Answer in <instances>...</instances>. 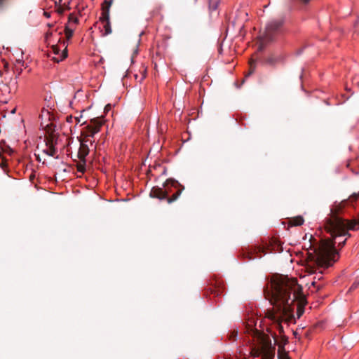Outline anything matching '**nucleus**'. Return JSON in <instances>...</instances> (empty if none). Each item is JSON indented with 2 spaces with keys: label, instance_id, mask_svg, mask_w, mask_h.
Returning a JSON list of instances; mask_svg holds the SVG:
<instances>
[{
  "label": "nucleus",
  "instance_id": "28",
  "mask_svg": "<svg viewBox=\"0 0 359 359\" xmlns=\"http://www.w3.org/2000/svg\"><path fill=\"white\" fill-rule=\"evenodd\" d=\"M278 330H279L280 332V333H281V332H283V326L281 325V324H280V323H278Z\"/></svg>",
  "mask_w": 359,
  "mask_h": 359
},
{
  "label": "nucleus",
  "instance_id": "4",
  "mask_svg": "<svg viewBox=\"0 0 359 359\" xmlns=\"http://www.w3.org/2000/svg\"><path fill=\"white\" fill-rule=\"evenodd\" d=\"M184 189V187L175 179L170 178L166 180L163 183V191H166V198L165 200H167L168 203L175 201Z\"/></svg>",
  "mask_w": 359,
  "mask_h": 359
},
{
  "label": "nucleus",
  "instance_id": "16",
  "mask_svg": "<svg viewBox=\"0 0 359 359\" xmlns=\"http://www.w3.org/2000/svg\"><path fill=\"white\" fill-rule=\"evenodd\" d=\"M218 7V1L216 0H209V10L210 12L215 11Z\"/></svg>",
  "mask_w": 359,
  "mask_h": 359
},
{
  "label": "nucleus",
  "instance_id": "21",
  "mask_svg": "<svg viewBox=\"0 0 359 359\" xmlns=\"http://www.w3.org/2000/svg\"><path fill=\"white\" fill-rule=\"evenodd\" d=\"M250 72L248 74V75L246 76H248L250 75H251L255 70V62L254 61H250Z\"/></svg>",
  "mask_w": 359,
  "mask_h": 359
},
{
  "label": "nucleus",
  "instance_id": "29",
  "mask_svg": "<svg viewBox=\"0 0 359 359\" xmlns=\"http://www.w3.org/2000/svg\"><path fill=\"white\" fill-rule=\"evenodd\" d=\"M65 11V10H67V11H69L71 9V7L69 6V4L65 6V7L64 8Z\"/></svg>",
  "mask_w": 359,
  "mask_h": 359
},
{
  "label": "nucleus",
  "instance_id": "41",
  "mask_svg": "<svg viewBox=\"0 0 359 359\" xmlns=\"http://www.w3.org/2000/svg\"><path fill=\"white\" fill-rule=\"evenodd\" d=\"M197 0H194V2H196Z\"/></svg>",
  "mask_w": 359,
  "mask_h": 359
},
{
  "label": "nucleus",
  "instance_id": "31",
  "mask_svg": "<svg viewBox=\"0 0 359 359\" xmlns=\"http://www.w3.org/2000/svg\"><path fill=\"white\" fill-rule=\"evenodd\" d=\"M167 170L165 167L163 168L162 175H166Z\"/></svg>",
  "mask_w": 359,
  "mask_h": 359
},
{
  "label": "nucleus",
  "instance_id": "32",
  "mask_svg": "<svg viewBox=\"0 0 359 359\" xmlns=\"http://www.w3.org/2000/svg\"><path fill=\"white\" fill-rule=\"evenodd\" d=\"M352 172L355 175H358L359 174V171H355L354 170H351Z\"/></svg>",
  "mask_w": 359,
  "mask_h": 359
},
{
  "label": "nucleus",
  "instance_id": "36",
  "mask_svg": "<svg viewBox=\"0 0 359 359\" xmlns=\"http://www.w3.org/2000/svg\"><path fill=\"white\" fill-rule=\"evenodd\" d=\"M44 15L46 16V17H50V14H48V13L46 12H44Z\"/></svg>",
  "mask_w": 359,
  "mask_h": 359
},
{
  "label": "nucleus",
  "instance_id": "40",
  "mask_svg": "<svg viewBox=\"0 0 359 359\" xmlns=\"http://www.w3.org/2000/svg\"><path fill=\"white\" fill-rule=\"evenodd\" d=\"M294 336L296 337L297 334V332H294Z\"/></svg>",
  "mask_w": 359,
  "mask_h": 359
},
{
  "label": "nucleus",
  "instance_id": "17",
  "mask_svg": "<svg viewBox=\"0 0 359 359\" xmlns=\"http://www.w3.org/2000/svg\"><path fill=\"white\" fill-rule=\"evenodd\" d=\"M67 57V50L65 48L60 53L58 58L55 59L57 62H59L60 61H62V60L65 59Z\"/></svg>",
  "mask_w": 359,
  "mask_h": 359
},
{
  "label": "nucleus",
  "instance_id": "13",
  "mask_svg": "<svg viewBox=\"0 0 359 359\" xmlns=\"http://www.w3.org/2000/svg\"><path fill=\"white\" fill-rule=\"evenodd\" d=\"M9 150H11L8 145L6 144L5 141L0 142V159L2 157V153L8 152Z\"/></svg>",
  "mask_w": 359,
  "mask_h": 359
},
{
  "label": "nucleus",
  "instance_id": "1",
  "mask_svg": "<svg viewBox=\"0 0 359 359\" xmlns=\"http://www.w3.org/2000/svg\"><path fill=\"white\" fill-rule=\"evenodd\" d=\"M269 301L283 317H287L286 321L295 323L293 313L294 303L297 302V318H300L304 313L307 304L306 297L302 293V287L294 278L287 276H278L271 279L270 289L268 291Z\"/></svg>",
  "mask_w": 359,
  "mask_h": 359
},
{
  "label": "nucleus",
  "instance_id": "25",
  "mask_svg": "<svg viewBox=\"0 0 359 359\" xmlns=\"http://www.w3.org/2000/svg\"><path fill=\"white\" fill-rule=\"evenodd\" d=\"M53 52H54L55 54L59 55L60 50V49L57 47L53 46Z\"/></svg>",
  "mask_w": 359,
  "mask_h": 359
},
{
  "label": "nucleus",
  "instance_id": "6",
  "mask_svg": "<svg viewBox=\"0 0 359 359\" xmlns=\"http://www.w3.org/2000/svg\"><path fill=\"white\" fill-rule=\"evenodd\" d=\"M359 197V192L358 193H353L350 197L349 200L350 201L355 202L358 200V198ZM338 226H339V229L341 231V233L346 234L348 233V229H351L353 231H356L359 229V215L357 218H354L351 219V222H338Z\"/></svg>",
  "mask_w": 359,
  "mask_h": 359
},
{
  "label": "nucleus",
  "instance_id": "23",
  "mask_svg": "<svg viewBox=\"0 0 359 359\" xmlns=\"http://www.w3.org/2000/svg\"><path fill=\"white\" fill-rule=\"evenodd\" d=\"M358 285H359V280L354 281L350 287V290H353L356 289L358 287Z\"/></svg>",
  "mask_w": 359,
  "mask_h": 359
},
{
  "label": "nucleus",
  "instance_id": "20",
  "mask_svg": "<svg viewBox=\"0 0 359 359\" xmlns=\"http://www.w3.org/2000/svg\"><path fill=\"white\" fill-rule=\"evenodd\" d=\"M146 72H147L146 69H144L141 76H138V75L135 74V79L138 82L141 83L146 78V75H147Z\"/></svg>",
  "mask_w": 359,
  "mask_h": 359
},
{
  "label": "nucleus",
  "instance_id": "5",
  "mask_svg": "<svg viewBox=\"0 0 359 359\" xmlns=\"http://www.w3.org/2000/svg\"><path fill=\"white\" fill-rule=\"evenodd\" d=\"M283 25V20H273L266 26L265 32L262 37V43H268L273 41L280 32Z\"/></svg>",
  "mask_w": 359,
  "mask_h": 359
},
{
  "label": "nucleus",
  "instance_id": "37",
  "mask_svg": "<svg viewBox=\"0 0 359 359\" xmlns=\"http://www.w3.org/2000/svg\"><path fill=\"white\" fill-rule=\"evenodd\" d=\"M316 287L318 290H320L323 287V285H318Z\"/></svg>",
  "mask_w": 359,
  "mask_h": 359
},
{
  "label": "nucleus",
  "instance_id": "7",
  "mask_svg": "<svg viewBox=\"0 0 359 359\" xmlns=\"http://www.w3.org/2000/svg\"><path fill=\"white\" fill-rule=\"evenodd\" d=\"M111 2L105 0L102 6V13L100 17V20L101 21L104 36L109 35L111 33V27L109 19V9Z\"/></svg>",
  "mask_w": 359,
  "mask_h": 359
},
{
  "label": "nucleus",
  "instance_id": "26",
  "mask_svg": "<svg viewBox=\"0 0 359 359\" xmlns=\"http://www.w3.org/2000/svg\"><path fill=\"white\" fill-rule=\"evenodd\" d=\"M76 8H77L79 13H81L83 10H84V6H82L81 7L80 4H78L77 6H76Z\"/></svg>",
  "mask_w": 359,
  "mask_h": 359
},
{
  "label": "nucleus",
  "instance_id": "9",
  "mask_svg": "<svg viewBox=\"0 0 359 359\" xmlns=\"http://www.w3.org/2000/svg\"><path fill=\"white\" fill-rule=\"evenodd\" d=\"M55 142H54L53 138L51 137L46 140V148L43 149V153L46 155L52 157H55V158H58V156H55V154L57 152V149L55 147Z\"/></svg>",
  "mask_w": 359,
  "mask_h": 359
},
{
  "label": "nucleus",
  "instance_id": "12",
  "mask_svg": "<svg viewBox=\"0 0 359 359\" xmlns=\"http://www.w3.org/2000/svg\"><path fill=\"white\" fill-rule=\"evenodd\" d=\"M304 219L302 216H297L292 218L290 220V224L291 226H301L304 224Z\"/></svg>",
  "mask_w": 359,
  "mask_h": 359
},
{
  "label": "nucleus",
  "instance_id": "35",
  "mask_svg": "<svg viewBox=\"0 0 359 359\" xmlns=\"http://www.w3.org/2000/svg\"><path fill=\"white\" fill-rule=\"evenodd\" d=\"M5 165L4 162L0 163V167L3 168Z\"/></svg>",
  "mask_w": 359,
  "mask_h": 359
},
{
  "label": "nucleus",
  "instance_id": "15",
  "mask_svg": "<svg viewBox=\"0 0 359 359\" xmlns=\"http://www.w3.org/2000/svg\"><path fill=\"white\" fill-rule=\"evenodd\" d=\"M74 24V25H76L77 23H79V19L75 15L74 13H70L68 16V24L69 25H71V24Z\"/></svg>",
  "mask_w": 359,
  "mask_h": 359
},
{
  "label": "nucleus",
  "instance_id": "34",
  "mask_svg": "<svg viewBox=\"0 0 359 359\" xmlns=\"http://www.w3.org/2000/svg\"><path fill=\"white\" fill-rule=\"evenodd\" d=\"M248 259H249V260H250V259H252L253 258V257H252V255H250V254H249V253H248Z\"/></svg>",
  "mask_w": 359,
  "mask_h": 359
},
{
  "label": "nucleus",
  "instance_id": "8",
  "mask_svg": "<svg viewBox=\"0 0 359 359\" xmlns=\"http://www.w3.org/2000/svg\"><path fill=\"white\" fill-rule=\"evenodd\" d=\"M310 253H312V252H310L309 250L307 252V255H308V259H309L310 264H308V265L306 266V269L309 273H315L316 274V276L313 278V280L311 283V285L316 287V280H320L323 279V271H319L318 272H316V267H318V269H325V267L319 266L318 264L315 263V261L313 259H311V257H309ZM327 268L328 267H326V269H327Z\"/></svg>",
  "mask_w": 359,
  "mask_h": 359
},
{
  "label": "nucleus",
  "instance_id": "38",
  "mask_svg": "<svg viewBox=\"0 0 359 359\" xmlns=\"http://www.w3.org/2000/svg\"><path fill=\"white\" fill-rule=\"evenodd\" d=\"M107 107L110 108V107H111L110 104H108V105H107V106L105 107V110L107 109Z\"/></svg>",
  "mask_w": 359,
  "mask_h": 359
},
{
  "label": "nucleus",
  "instance_id": "22",
  "mask_svg": "<svg viewBox=\"0 0 359 359\" xmlns=\"http://www.w3.org/2000/svg\"><path fill=\"white\" fill-rule=\"evenodd\" d=\"M18 65H23V62L20 60H17V63L15 65L16 70L18 71V76L22 72V68L18 69Z\"/></svg>",
  "mask_w": 359,
  "mask_h": 359
},
{
  "label": "nucleus",
  "instance_id": "10",
  "mask_svg": "<svg viewBox=\"0 0 359 359\" xmlns=\"http://www.w3.org/2000/svg\"><path fill=\"white\" fill-rule=\"evenodd\" d=\"M149 196L162 201L166 198V191H163V188L154 187L151 190Z\"/></svg>",
  "mask_w": 359,
  "mask_h": 359
},
{
  "label": "nucleus",
  "instance_id": "24",
  "mask_svg": "<svg viewBox=\"0 0 359 359\" xmlns=\"http://www.w3.org/2000/svg\"><path fill=\"white\" fill-rule=\"evenodd\" d=\"M49 111L43 108L41 111V114L40 115V116L43 118V116H49Z\"/></svg>",
  "mask_w": 359,
  "mask_h": 359
},
{
  "label": "nucleus",
  "instance_id": "18",
  "mask_svg": "<svg viewBox=\"0 0 359 359\" xmlns=\"http://www.w3.org/2000/svg\"><path fill=\"white\" fill-rule=\"evenodd\" d=\"M277 62V59L273 57V56L268 57L265 59L264 63L269 65H273Z\"/></svg>",
  "mask_w": 359,
  "mask_h": 359
},
{
  "label": "nucleus",
  "instance_id": "33",
  "mask_svg": "<svg viewBox=\"0 0 359 359\" xmlns=\"http://www.w3.org/2000/svg\"><path fill=\"white\" fill-rule=\"evenodd\" d=\"M6 0H0V7H1Z\"/></svg>",
  "mask_w": 359,
  "mask_h": 359
},
{
  "label": "nucleus",
  "instance_id": "30",
  "mask_svg": "<svg viewBox=\"0 0 359 359\" xmlns=\"http://www.w3.org/2000/svg\"><path fill=\"white\" fill-rule=\"evenodd\" d=\"M35 156H36V161H39V162H41V158H40L39 155H36V154H35Z\"/></svg>",
  "mask_w": 359,
  "mask_h": 359
},
{
  "label": "nucleus",
  "instance_id": "2",
  "mask_svg": "<svg viewBox=\"0 0 359 359\" xmlns=\"http://www.w3.org/2000/svg\"><path fill=\"white\" fill-rule=\"evenodd\" d=\"M351 222V220L344 219L339 217H336L333 221L330 222V231L333 241L331 240H321L317 246L310 244V250L312 253L309 254L311 259L315 261V263L323 267H330L336 262L339 257V252L335 248L336 243L339 246H344L346 243V238L342 240L344 236L350 237L351 234H342L339 228H338V222ZM349 229L347 231H348Z\"/></svg>",
  "mask_w": 359,
  "mask_h": 359
},
{
  "label": "nucleus",
  "instance_id": "11",
  "mask_svg": "<svg viewBox=\"0 0 359 359\" xmlns=\"http://www.w3.org/2000/svg\"><path fill=\"white\" fill-rule=\"evenodd\" d=\"M208 291L210 292V294H212L214 297H219L224 292V289L219 285H210Z\"/></svg>",
  "mask_w": 359,
  "mask_h": 359
},
{
  "label": "nucleus",
  "instance_id": "39",
  "mask_svg": "<svg viewBox=\"0 0 359 359\" xmlns=\"http://www.w3.org/2000/svg\"><path fill=\"white\" fill-rule=\"evenodd\" d=\"M263 48L262 45H261L259 48V50H262Z\"/></svg>",
  "mask_w": 359,
  "mask_h": 359
},
{
  "label": "nucleus",
  "instance_id": "27",
  "mask_svg": "<svg viewBox=\"0 0 359 359\" xmlns=\"http://www.w3.org/2000/svg\"><path fill=\"white\" fill-rule=\"evenodd\" d=\"M57 12L59 13V14H62L64 12H65V9L62 6H60L57 9Z\"/></svg>",
  "mask_w": 359,
  "mask_h": 359
},
{
  "label": "nucleus",
  "instance_id": "19",
  "mask_svg": "<svg viewBox=\"0 0 359 359\" xmlns=\"http://www.w3.org/2000/svg\"><path fill=\"white\" fill-rule=\"evenodd\" d=\"M254 353H253V355L255 357H259L261 355H266L265 353V349L264 347H262L260 349H257V350H253L252 351Z\"/></svg>",
  "mask_w": 359,
  "mask_h": 359
},
{
  "label": "nucleus",
  "instance_id": "14",
  "mask_svg": "<svg viewBox=\"0 0 359 359\" xmlns=\"http://www.w3.org/2000/svg\"><path fill=\"white\" fill-rule=\"evenodd\" d=\"M65 32L67 39H70L74 34V28L71 27V25H67L65 26Z\"/></svg>",
  "mask_w": 359,
  "mask_h": 359
},
{
  "label": "nucleus",
  "instance_id": "3",
  "mask_svg": "<svg viewBox=\"0 0 359 359\" xmlns=\"http://www.w3.org/2000/svg\"><path fill=\"white\" fill-rule=\"evenodd\" d=\"M104 123V121L100 118H94L90 120L89 123L85 122L86 126L81 132L82 138L79 139L80 147L77 153V158L80 160L76 164L77 171L84 173L86 171V157L90 152V146L94 147V136L100 131L101 127Z\"/></svg>",
  "mask_w": 359,
  "mask_h": 359
}]
</instances>
